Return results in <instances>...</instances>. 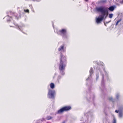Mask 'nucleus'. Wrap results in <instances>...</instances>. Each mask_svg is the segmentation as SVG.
<instances>
[{
  "instance_id": "f257e3e1",
  "label": "nucleus",
  "mask_w": 123,
  "mask_h": 123,
  "mask_svg": "<svg viewBox=\"0 0 123 123\" xmlns=\"http://www.w3.org/2000/svg\"><path fill=\"white\" fill-rule=\"evenodd\" d=\"M96 10L98 12H101L102 14L100 18H97L96 22L97 23H99L103 20L104 17L105 19L106 18L108 14V12L107 9L102 6L96 7Z\"/></svg>"
},
{
  "instance_id": "f03ea898",
  "label": "nucleus",
  "mask_w": 123,
  "mask_h": 123,
  "mask_svg": "<svg viewBox=\"0 0 123 123\" xmlns=\"http://www.w3.org/2000/svg\"><path fill=\"white\" fill-rule=\"evenodd\" d=\"M61 58L60 59V63L59 65V68L61 72L63 73L64 74L63 71L64 70L65 67L67 64V59L66 57L63 55L61 53L60 55Z\"/></svg>"
},
{
  "instance_id": "7ed1b4c3",
  "label": "nucleus",
  "mask_w": 123,
  "mask_h": 123,
  "mask_svg": "<svg viewBox=\"0 0 123 123\" xmlns=\"http://www.w3.org/2000/svg\"><path fill=\"white\" fill-rule=\"evenodd\" d=\"M71 109L70 106H64L58 110L57 113L61 114L63 113L64 111H69Z\"/></svg>"
},
{
  "instance_id": "20e7f679",
  "label": "nucleus",
  "mask_w": 123,
  "mask_h": 123,
  "mask_svg": "<svg viewBox=\"0 0 123 123\" xmlns=\"http://www.w3.org/2000/svg\"><path fill=\"white\" fill-rule=\"evenodd\" d=\"M55 94V92L54 90L52 91L50 89L49 90L48 97L49 98H54Z\"/></svg>"
},
{
  "instance_id": "39448f33",
  "label": "nucleus",
  "mask_w": 123,
  "mask_h": 123,
  "mask_svg": "<svg viewBox=\"0 0 123 123\" xmlns=\"http://www.w3.org/2000/svg\"><path fill=\"white\" fill-rule=\"evenodd\" d=\"M67 33V30L65 29H62L59 30L57 31V34L59 35H62V36L64 37L66 35Z\"/></svg>"
},
{
  "instance_id": "423d86ee",
  "label": "nucleus",
  "mask_w": 123,
  "mask_h": 123,
  "mask_svg": "<svg viewBox=\"0 0 123 123\" xmlns=\"http://www.w3.org/2000/svg\"><path fill=\"white\" fill-rule=\"evenodd\" d=\"M65 46L64 44H63L60 47L58 48V50L59 51H61L62 50L63 51L65 52L66 50H65L64 49Z\"/></svg>"
},
{
  "instance_id": "0eeeda50",
  "label": "nucleus",
  "mask_w": 123,
  "mask_h": 123,
  "mask_svg": "<svg viewBox=\"0 0 123 123\" xmlns=\"http://www.w3.org/2000/svg\"><path fill=\"white\" fill-rule=\"evenodd\" d=\"M123 115V112L121 111L119 112V116L120 117H122Z\"/></svg>"
},
{
  "instance_id": "6e6552de",
  "label": "nucleus",
  "mask_w": 123,
  "mask_h": 123,
  "mask_svg": "<svg viewBox=\"0 0 123 123\" xmlns=\"http://www.w3.org/2000/svg\"><path fill=\"white\" fill-rule=\"evenodd\" d=\"M50 88L52 89H53L55 87V85L53 83H51L50 84Z\"/></svg>"
},
{
  "instance_id": "1a4fd4ad",
  "label": "nucleus",
  "mask_w": 123,
  "mask_h": 123,
  "mask_svg": "<svg viewBox=\"0 0 123 123\" xmlns=\"http://www.w3.org/2000/svg\"><path fill=\"white\" fill-rule=\"evenodd\" d=\"M108 9L110 11H113L114 10V8L113 6H112L109 7Z\"/></svg>"
},
{
  "instance_id": "9d476101",
  "label": "nucleus",
  "mask_w": 123,
  "mask_h": 123,
  "mask_svg": "<svg viewBox=\"0 0 123 123\" xmlns=\"http://www.w3.org/2000/svg\"><path fill=\"white\" fill-rule=\"evenodd\" d=\"M52 117L51 116H49L47 117L46 118V119L47 120H49L51 119L52 118Z\"/></svg>"
},
{
  "instance_id": "9b49d317",
  "label": "nucleus",
  "mask_w": 123,
  "mask_h": 123,
  "mask_svg": "<svg viewBox=\"0 0 123 123\" xmlns=\"http://www.w3.org/2000/svg\"><path fill=\"white\" fill-rule=\"evenodd\" d=\"M106 0H101L100 1V3H106Z\"/></svg>"
},
{
  "instance_id": "f8f14e48",
  "label": "nucleus",
  "mask_w": 123,
  "mask_h": 123,
  "mask_svg": "<svg viewBox=\"0 0 123 123\" xmlns=\"http://www.w3.org/2000/svg\"><path fill=\"white\" fill-rule=\"evenodd\" d=\"M121 20H122L121 19H120L119 20H118L117 21V22L116 24V25L117 26L118 25V23L119 22H120L121 21Z\"/></svg>"
},
{
  "instance_id": "ddd939ff",
  "label": "nucleus",
  "mask_w": 123,
  "mask_h": 123,
  "mask_svg": "<svg viewBox=\"0 0 123 123\" xmlns=\"http://www.w3.org/2000/svg\"><path fill=\"white\" fill-rule=\"evenodd\" d=\"M113 14H109V17L110 18H111L113 16Z\"/></svg>"
},
{
  "instance_id": "4468645a",
  "label": "nucleus",
  "mask_w": 123,
  "mask_h": 123,
  "mask_svg": "<svg viewBox=\"0 0 123 123\" xmlns=\"http://www.w3.org/2000/svg\"><path fill=\"white\" fill-rule=\"evenodd\" d=\"M90 73L91 74L93 73V70L92 69H91L90 70Z\"/></svg>"
},
{
  "instance_id": "2eb2a0df",
  "label": "nucleus",
  "mask_w": 123,
  "mask_h": 123,
  "mask_svg": "<svg viewBox=\"0 0 123 123\" xmlns=\"http://www.w3.org/2000/svg\"><path fill=\"white\" fill-rule=\"evenodd\" d=\"M113 123H116V120L115 118H114L113 119Z\"/></svg>"
},
{
  "instance_id": "dca6fc26",
  "label": "nucleus",
  "mask_w": 123,
  "mask_h": 123,
  "mask_svg": "<svg viewBox=\"0 0 123 123\" xmlns=\"http://www.w3.org/2000/svg\"><path fill=\"white\" fill-rule=\"evenodd\" d=\"M24 11L26 12H27L28 13L29 12V10L28 9H27L26 10L24 9Z\"/></svg>"
},
{
  "instance_id": "f3484780",
  "label": "nucleus",
  "mask_w": 123,
  "mask_h": 123,
  "mask_svg": "<svg viewBox=\"0 0 123 123\" xmlns=\"http://www.w3.org/2000/svg\"><path fill=\"white\" fill-rule=\"evenodd\" d=\"M113 99L111 97L110 98H109V101H112V100Z\"/></svg>"
},
{
  "instance_id": "a211bd4d",
  "label": "nucleus",
  "mask_w": 123,
  "mask_h": 123,
  "mask_svg": "<svg viewBox=\"0 0 123 123\" xmlns=\"http://www.w3.org/2000/svg\"><path fill=\"white\" fill-rule=\"evenodd\" d=\"M61 77L59 76V77L58 78V80H59V79H61Z\"/></svg>"
},
{
  "instance_id": "6ab92c4d",
  "label": "nucleus",
  "mask_w": 123,
  "mask_h": 123,
  "mask_svg": "<svg viewBox=\"0 0 123 123\" xmlns=\"http://www.w3.org/2000/svg\"><path fill=\"white\" fill-rule=\"evenodd\" d=\"M115 112L116 113H117L119 111H118V110H116L115 111Z\"/></svg>"
},
{
  "instance_id": "aec40b11",
  "label": "nucleus",
  "mask_w": 123,
  "mask_h": 123,
  "mask_svg": "<svg viewBox=\"0 0 123 123\" xmlns=\"http://www.w3.org/2000/svg\"><path fill=\"white\" fill-rule=\"evenodd\" d=\"M121 3H122L123 4V0H122V1L121 2Z\"/></svg>"
},
{
  "instance_id": "412c9836",
  "label": "nucleus",
  "mask_w": 123,
  "mask_h": 123,
  "mask_svg": "<svg viewBox=\"0 0 123 123\" xmlns=\"http://www.w3.org/2000/svg\"><path fill=\"white\" fill-rule=\"evenodd\" d=\"M65 123V121H64L62 123Z\"/></svg>"
},
{
  "instance_id": "4be33fe9",
  "label": "nucleus",
  "mask_w": 123,
  "mask_h": 123,
  "mask_svg": "<svg viewBox=\"0 0 123 123\" xmlns=\"http://www.w3.org/2000/svg\"><path fill=\"white\" fill-rule=\"evenodd\" d=\"M86 1H88V0H85Z\"/></svg>"
}]
</instances>
